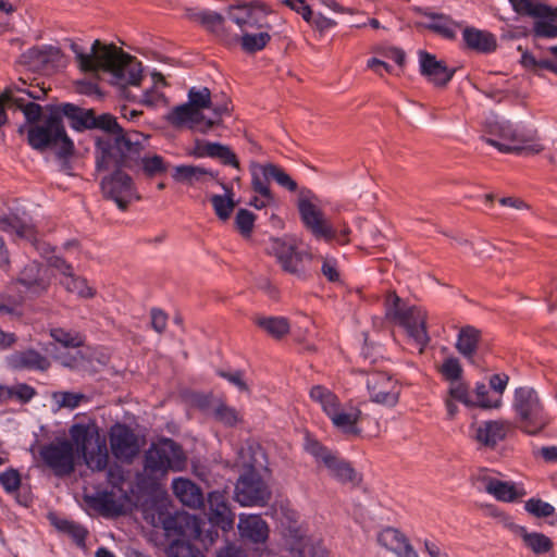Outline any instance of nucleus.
Segmentation results:
<instances>
[{"mask_svg": "<svg viewBox=\"0 0 557 557\" xmlns=\"http://www.w3.org/2000/svg\"><path fill=\"white\" fill-rule=\"evenodd\" d=\"M70 49L75 54L81 71L85 73H110L114 84L123 88V95L132 99L127 86H138L143 79L141 63L114 44H103L96 39L86 53L74 40H69Z\"/></svg>", "mask_w": 557, "mask_h": 557, "instance_id": "nucleus-1", "label": "nucleus"}, {"mask_svg": "<svg viewBox=\"0 0 557 557\" xmlns=\"http://www.w3.org/2000/svg\"><path fill=\"white\" fill-rule=\"evenodd\" d=\"M27 143L39 152L47 149L53 150L57 158L61 160H67L75 152L74 143L66 134L62 117L52 108L42 123L28 127Z\"/></svg>", "mask_w": 557, "mask_h": 557, "instance_id": "nucleus-2", "label": "nucleus"}, {"mask_svg": "<svg viewBox=\"0 0 557 557\" xmlns=\"http://www.w3.org/2000/svg\"><path fill=\"white\" fill-rule=\"evenodd\" d=\"M91 129H100L103 136L96 138V164L99 168H108L115 158L121 159V149L129 152L131 147L137 143L125 136V129L117 123L116 117L110 113L96 115L94 113Z\"/></svg>", "mask_w": 557, "mask_h": 557, "instance_id": "nucleus-3", "label": "nucleus"}, {"mask_svg": "<svg viewBox=\"0 0 557 557\" xmlns=\"http://www.w3.org/2000/svg\"><path fill=\"white\" fill-rule=\"evenodd\" d=\"M186 465L187 457L182 445L168 437L152 443L144 455V474L154 482L164 479L170 471L184 470Z\"/></svg>", "mask_w": 557, "mask_h": 557, "instance_id": "nucleus-4", "label": "nucleus"}, {"mask_svg": "<svg viewBox=\"0 0 557 557\" xmlns=\"http://www.w3.org/2000/svg\"><path fill=\"white\" fill-rule=\"evenodd\" d=\"M263 8V3L252 1L250 3L236 2L226 9L227 17L238 27L242 49L247 53H256L265 48L271 40L268 32L250 33L249 29L259 27V20L253 11L255 8Z\"/></svg>", "mask_w": 557, "mask_h": 557, "instance_id": "nucleus-5", "label": "nucleus"}, {"mask_svg": "<svg viewBox=\"0 0 557 557\" xmlns=\"http://www.w3.org/2000/svg\"><path fill=\"white\" fill-rule=\"evenodd\" d=\"M69 433L77 454L84 457L86 466L91 471H102L107 468L109 462L107 443L95 424L75 423L70 428Z\"/></svg>", "mask_w": 557, "mask_h": 557, "instance_id": "nucleus-6", "label": "nucleus"}, {"mask_svg": "<svg viewBox=\"0 0 557 557\" xmlns=\"http://www.w3.org/2000/svg\"><path fill=\"white\" fill-rule=\"evenodd\" d=\"M298 213L305 228L318 240L331 243L337 240L339 245L350 243L351 233L347 225L337 233L324 212L308 198H299L297 203Z\"/></svg>", "mask_w": 557, "mask_h": 557, "instance_id": "nucleus-7", "label": "nucleus"}, {"mask_svg": "<svg viewBox=\"0 0 557 557\" xmlns=\"http://www.w3.org/2000/svg\"><path fill=\"white\" fill-rule=\"evenodd\" d=\"M513 409L520 428L528 434H536L548 423L544 407L535 389L521 386L515 391Z\"/></svg>", "mask_w": 557, "mask_h": 557, "instance_id": "nucleus-8", "label": "nucleus"}, {"mask_svg": "<svg viewBox=\"0 0 557 557\" xmlns=\"http://www.w3.org/2000/svg\"><path fill=\"white\" fill-rule=\"evenodd\" d=\"M490 134L497 137L486 138L485 141L504 153L536 154L544 150V146L534 143L528 144L530 138L519 132L509 122H495L490 125Z\"/></svg>", "mask_w": 557, "mask_h": 557, "instance_id": "nucleus-9", "label": "nucleus"}, {"mask_svg": "<svg viewBox=\"0 0 557 557\" xmlns=\"http://www.w3.org/2000/svg\"><path fill=\"white\" fill-rule=\"evenodd\" d=\"M306 450L315 458L317 462L322 463L329 471V474L342 484L358 485L361 482V475L354 469L352 465L342 458L337 453L329 449L315 440H308Z\"/></svg>", "mask_w": 557, "mask_h": 557, "instance_id": "nucleus-10", "label": "nucleus"}, {"mask_svg": "<svg viewBox=\"0 0 557 557\" xmlns=\"http://www.w3.org/2000/svg\"><path fill=\"white\" fill-rule=\"evenodd\" d=\"M76 455V446L72 438H57L39 448L44 466L58 478L69 476L75 471Z\"/></svg>", "mask_w": 557, "mask_h": 557, "instance_id": "nucleus-11", "label": "nucleus"}, {"mask_svg": "<svg viewBox=\"0 0 557 557\" xmlns=\"http://www.w3.org/2000/svg\"><path fill=\"white\" fill-rule=\"evenodd\" d=\"M96 169L99 172L113 170L110 175L101 180V190L106 198L113 200L119 209L125 211L135 193L133 178L123 171L127 168L112 163L108 168H99L96 164Z\"/></svg>", "mask_w": 557, "mask_h": 557, "instance_id": "nucleus-12", "label": "nucleus"}, {"mask_svg": "<svg viewBox=\"0 0 557 557\" xmlns=\"http://www.w3.org/2000/svg\"><path fill=\"white\" fill-rule=\"evenodd\" d=\"M250 173L252 190L263 198L274 200V196L269 186L271 180L289 191L297 190V183L277 164L251 162Z\"/></svg>", "mask_w": 557, "mask_h": 557, "instance_id": "nucleus-13", "label": "nucleus"}, {"mask_svg": "<svg viewBox=\"0 0 557 557\" xmlns=\"http://www.w3.org/2000/svg\"><path fill=\"white\" fill-rule=\"evenodd\" d=\"M0 231L14 233L18 238L29 242L35 250L47 260L53 251V248L48 243L42 242L38 237L35 225L16 213L0 215Z\"/></svg>", "mask_w": 557, "mask_h": 557, "instance_id": "nucleus-14", "label": "nucleus"}, {"mask_svg": "<svg viewBox=\"0 0 557 557\" xmlns=\"http://www.w3.org/2000/svg\"><path fill=\"white\" fill-rule=\"evenodd\" d=\"M235 497L244 506L264 504L269 499L267 485L252 465L238 478Z\"/></svg>", "mask_w": 557, "mask_h": 557, "instance_id": "nucleus-15", "label": "nucleus"}, {"mask_svg": "<svg viewBox=\"0 0 557 557\" xmlns=\"http://www.w3.org/2000/svg\"><path fill=\"white\" fill-rule=\"evenodd\" d=\"M366 384L373 403L387 407L398 404L400 387L392 376L383 372H374L367 376Z\"/></svg>", "mask_w": 557, "mask_h": 557, "instance_id": "nucleus-16", "label": "nucleus"}, {"mask_svg": "<svg viewBox=\"0 0 557 557\" xmlns=\"http://www.w3.org/2000/svg\"><path fill=\"white\" fill-rule=\"evenodd\" d=\"M186 16L214 34L224 45L231 47L238 44L239 34H233L226 28V17L224 15L209 10L187 9Z\"/></svg>", "mask_w": 557, "mask_h": 557, "instance_id": "nucleus-17", "label": "nucleus"}, {"mask_svg": "<svg viewBox=\"0 0 557 557\" xmlns=\"http://www.w3.org/2000/svg\"><path fill=\"white\" fill-rule=\"evenodd\" d=\"M158 521L168 537L187 536L198 539L201 535L198 520L187 512H159Z\"/></svg>", "mask_w": 557, "mask_h": 557, "instance_id": "nucleus-18", "label": "nucleus"}, {"mask_svg": "<svg viewBox=\"0 0 557 557\" xmlns=\"http://www.w3.org/2000/svg\"><path fill=\"white\" fill-rule=\"evenodd\" d=\"M270 250L285 272L298 277H305L304 257L307 256L305 252L296 250L294 245L280 238L271 239Z\"/></svg>", "mask_w": 557, "mask_h": 557, "instance_id": "nucleus-19", "label": "nucleus"}, {"mask_svg": "<svg viewBox=\"0 0 557 557\" xmlns=\"http://www.w3.org/2000/svg\"><path fill=\"white\" fill-rule=\"evenodd\" d=\"M169 122L176 127L188 125L191 131L207 134L219 120H206L202 112H197L188 102L176 106L169 114Z\"/></svg>", "mask_w": 557, "mask_h": 557, "instance_id": "nucleus-20", "label": "nucleus"}, {"mask_svg": "<svg viewBox=\"0 0 557 557\" xmlns=\"http://www.w3.org/2000/svg\"><path fill=\"white\" fill-rule=\"evenodd\" d=\"M110 445L114 457L119 460L132 462L139 453L136 434L128 426L117 424L110 433Z\"/></svg>", "mask_w": 557, "mask_h": 557, "instance_id": "nucleus-21", "label": "nucleus"}, {"mask_svg": "<svg viewBox=\"0 0 557 557\" xmlns=\"http://www.w3.org/2000/svg\"><path fill=\"white\" fill-rule=\"evenodd\" d=\"M396 322L406 329L408 335L420 345V352H423L430 342L426 331V312L416 306L407 307Z\"/></svg>", "mask_w": 557, "mask_h": 557, "instance_id": "nucleus-22", "label": "nucleus"}, {"mask_svg": "<svg viewBox=\"0 0 557 557\" xmlns=\"http://www.w3.org/2000/svg\"><path fill=\"white\" fill-rule=\"evenodd\" d=\"M208 518L212 525L226 531L233 528L235 516L225 493L213 491L208 495Z\"/></svg>", "mask_w": 557, "mask_h": 557, "instance_id": "nucleus-23", "label": "nucleus"}, {"mask_svg": "<svg viewBox=\"0 0 557 557\" xmlns=\"http://www.w3.org/2000/svg\"><path fill=\"white\" fill-rule=\"evenodd\" d=\"M419 62L421 74L436 86H446L455 74L454 69H448L444 61L426 51L419 52Z\"/></svg>", "mask_w": 557, "mask_h": 557, "instance_id": "nucleus-24", "label": "nucleus"}, {"mask_svg": "<svg viewBox=\"0 0 557 557\" xmlns=\"http://www.w3.org/2000/svg\"><path fill=\"white\" fill-rule=\"evenodd\" d=\"M17 283L23 285L28 292L41 295L46 293L50 286V278L41 263L30 261L21 270Z\"/></svg>", "mask_w": 557, "mask_h": 557, "instance_id": "nucleus-25", "label": "nucleus"}, {"mask_svg": "<svg viewBox=\"0 0 557 557\" xmlns=\"http://www.w3.org/2000/svg\"><path fill=\"white\" fill-rule=\"evenodd\" d=\"M377 543L398 557H419L408 537L395 528H385L377 535Z\"/></svg>", "mask_w": 557, "mask_h": 557, "instance_id": "nucleus-26", "label": "nucleus"}, {"mask_svg": "<svg viewBox=\"0 0 557 557\" xmlns=\"http://www.w3.org/2000/svg\"><path fill=\"white\" fill-rule=\"evenodd\" d=\"M510 428V422L506 420L485 421L478 426L475 440L485 447L494 448L506 438Z\"/></svg>", "mask_w": 557, "mask_h": 557, "instance_id": "nucleus-27", "label": "nucleus"}, {"mask_svg": "<svg viewBox=\"0 0 557 557\" xmlns=\"http://www.w3.org/2000/svg\"><path fill=\"white\" fill-rule=\"evenodd\" d=\"M481 341V331L472 325H466L459 330L455 348L468 362L474 364Z\"/></svg>", "mask_w": 557, "mask_h": 557, "instance_id": "nucleus-28", "label": "nucleus"}, {"mask_svg": "<svg viewBox=\"0 0 557 557\" xmlns=\"http://www.w3.org/2000/svg\"><path fill=\"white\" fill-rule=\"evenodd\" d=\"M52 109L54 112H58L61 117L65 116L70 121V126L73 129L77 132L91 129L95 113L94 109H84L70 102L52 107Z\"/></svg>", "mask_w": 557, "mask_h": 557, "instance_id": "nucleus-29", "label": "nucleus"}, {"mask_svg": "<svg viewBox=\"0 0 557 557\" xmlns=\"http://www.w3.org/2000/svg\"><path fill=\"white\" fill-rule=\"evenodd\" d=\"M480 481L485 492L499 502L512 503L525 495L523 490H518L511 482L500 481L493 476H482Z\"/></svg>", "mask_w": 557, "mask_h": 557, "instance_id": "nucleus-30", "label": "nucleus"}, {"mask_svg": "<svg viewBox=\"0 0 557 557\" xmlns=\"http://www.w3.org/2000/svg\"><path fill=\"white\" fill-rule=\"evenodd\" d=\"M8 364L14 370L46 371L50 367L48 358L35 349L14 351L8 357Z\"/></svg>", "mask_w": 557, "mask_h": 557, "instance_id": "nucleus-31", "label": "nucleus"}, {"mask_svg": "<svg viewBox=\"0 0 557 557\" xmlns=\"http://www.w3.org/2000/svg\"><path fill=\"white\" fill-rule=\"evenodd\" d=\"M87 504L103 517H117L123 513V505L112 491H99L86 496Z\"/></svg>", "mask_w": 557, "mask_h": 557, "instance_id": "nucleus-32", "label": "nucleus"}, {"mask_svg": "<svg viewBox=\"0 0 557 557\" xmlns=\"http://www.w3.org/2000/svg\"><path fill=\"white\" fill-rule=\"evenodd\" d=\"M172 488L176 497L190 508H200L203 506V494L200 487L193 481L184 478L173 480Z\"/></svg>", "mask_w": 557, "mask_h": 557, "instance_id": "nucleus-33", "label": "nucleus"}, {"mask_svg": "<svg viewBox=\"0 0 557 557\" xmlns=\"http://www.w3.org/2000/svg\"><path fill=\"white\" fill-rule=\"evenodd\" d=\"M462 38L468 49L479 53H491L497 47L493 34L474 27H466L462 32Z\"/></svg>", "mask_w": 557, "mask_h": 557, "instance_id": "nucleus-34", "label": "nucleus"}, {"mask_svg": "<svg viewBox=\"0 0 557 557\" xmlns=\"http://www.w3.org/2000/svg\"><path fill=\"white\" fill-rule=\"evenodd\" d=\"M509 530L518 534L522 539L523 544L535 555L546 554L554 547L553 541L543 533L528 532L524 527L516 523H510Z\"/></svg>", "mask_w": 557, "mask_h": 557, "instance_id": "nucleus-35", "label": "nucleus"}, {"mask_svg": "<svg viewBox=\"0 0 557 557\" xmlns=\"http://www.w3.org/2000/svg\"><path fill=\"white\" fill-rule=\"evenodd\" d=\"M238 528L243 537L257 544L264 543L269 537V527L260 516L240 518Z\"/></svg>", "mask_w": 557, "mask_h": 557, "instance_id": "nucleus-36", "label": "nucleus"}, {"mask_svg": "<svg viewBox=\"0 0 557 557\" xmlns=\"http://www.w3.org/2000/svg\"><path fill=\"white\" fill-rule=\"evenodd\" d=\"M334 426L338 429L342 433L348 436H359L361 434V429L358 426V423L361 422L364 418L360 408H354L350 412H341L337 409L334 414L329 417Z\"/></svg>", "mask_w": 557, "mask_h": 557, "instance_id": "nucleus-37", "label": "nucleus"}, {"mask_svg": "<svg viewBox=\"0 0 557 557\" xmlns=\"http://www.w3.org/2000/svg\"><path fill=\"white\" fill-rule=\"evenodd\" d=\"M205 176H210L211 178L218 180V172H213L209 169L199 166V165H176L173 169L172 177L174 181L178 183H186L188 185H194L197 182H201Z\"/></svg>", "mask_w": 557, "mask_h": 557, "instance_id": "nucleus-38", "label": "nucleus"}, {"mask_svg": "<svg viewBox=\"0 0 557 557\" xmlns=\"http://www.w3.org/2000/svg\"><path fill=\"white\" fill-rule=\"evenodd\" d=\"M125 136L128 137L133 143L136 141V147H131L129 152L121 149V160L120 158H115V160L112 161L113 164L124 165L128 170L135 169L137 165H139V156L141 154V151L144 150V145L140 141V138H146L143 133L136 132V131H126L125 129Z\"/></svg>", "mask_w": 557, "mask_h": 557, "instance_id": "nucleus-39", "label": "nucleus"}, {"mask_svg": "<svg viewBox=\"0 0 557 557\" xmlns=\"http://www.w3.org/2000/svg\"><path fill=\"white\" fill-rule=\"evenodd\" d=\"M548 12L537 15L533 24V36L540 38L557 37V8L548 5Z\"/></svg>", "mask_w": 557, "mask_h": 557, "instance_id": "nucleus-40", "label": "nucleus"}, {"mask_svg": "<svg viewBox=\"0 0 557 557\" xmlns=\"http://www.w3.org/2000/svg\"><path fill=\"white\" fill-rule=\"evenodd\" d=\"M309 395L313 401L321 405L322 410L327 417L334 414V412L341 407L338 397L323 385L312 386Z\"/></svg>", "mask_w": 557, "mask_h": 557, "instance_id": "nucleus-41", "label": "nucleus"}, {"mask_svg": "<svg viewBox=\"0 0 557 557\" xmlns=\"http://www.w3.org/2000/svg\"><path fill=\"white\" fill-rule=\"evenodd\" d=\"M255 322L275 339L283 338L290 330L289 321L285 317H259Z\"/></svg>", "mask_w": 557, "mask_h": 557, "instance_id": "nucleus-42", "label": "nucleus"}, {"mask_svg": "<svg viewBox=\"0 0 557 557\" xmlns=\"http://www.w3.org/2000/svg\"><path fill=\"white\" fill-rule=\"evenodd\" d=\"M218 183L224 189L225 195H213L210 200L216 216L222 221H226L230 219L235 208V202L233 200V191L228 185H225L224 183H221L219 181Z\"/></svg>", "mask_w": 557, "mask_h": 557, "instance_id": "nucleus-43", "label": "nucleus"}, {"mask_svg": "<svg viewBox=\"0 0 557 557\" xmlns=\"http://www.w3.org/2000/svg\"><path fill=\"white\" fill-rule=\"evenodd\" d=\"M139 164L146 177L153 178L168 172L170 164L159 154L139 156Z\"/></svg>", "mask_w": 557, "mask_h": 557, "instance_id": "nucleus-44", "label": "nucleus"}, {"mask_svg": "<svg viewBox=\"0 0 557 557\" xmlns=\"http://www.w3.org/2000/svg\"><path fill=\"white\" fill-rule=\"evenodd\" d=\"M209 153L210 158L218 159L223 165L232 166L237 170L240 169L236 153L226 145L214 143V146H211L209 149Z\"/></svg>", "mask_w": 557, "mask_h": 557, "instance_id": "nucleus-45", "label": "nucleus"}, {"mask_svg": "<svg viewBox=\"0 0 557 557\" xmlns=\"http://www.w3.org/2000/svg\"><path fill=\"white\" fill-rule=\"evenodd\" d=\"M63 286L70 293L77 294L81 298H94L96 290L88 285L87 280L81 276H76L74 273L66 277Z\"/></svg>", "mask_w": 557, "mask_h": 557, "instance_id": "nucleus-46", "label": "nucleus"}, {"mask_svg": "<svg viewBox=\"0 0 557 557\" xmlns=\"http://www.w3.org/2000/svg\"><path fill=\"white\" fill-rule=\"evenodd\" d=\"M197 112H202L203 109L211 108L212 97L208 87L196 88L191 87L188 90L187 101Z\"/></svg>", "mask_w": 557, "mask_h": 557, "instance_id": "nucleus-47", "label": "nucleus"}, {"mask_svg": "<svg viewBox=\"0 0 557 557\" xmlns=\"http://www.w3.org/2000/svg\"><path fill=\"white\" fill-rule=\"evenodd\" d=\"M428 17L432 18L433 22L426 25V28L442 35L444 38L454 39L456 32L451 26L449 20L443 14L426 13Z\"/></svg>", "mask_w": 557, "mask_h": 557, "instance_id": "nucleus-48", "label": "nucleus"}, {"mask_svg": "<svg viewBox=\"0 0 557 557\" xmlns=\"http://www.w3.org/2000/svg\"><path fill=\"white\" fill-rule=\"evenodd\" d=\"M438 372L444 377V380L448 381L449 383H454L461 380L463 369L459 359L450 356L443 361L441 367H438Z\"/></svg>", "mask_w": 557, "mask_h": 557, "instance_id": "nucleus-49", "label": "nucleus"}, {"mask_svg": "<svg viewBox=\"0 0 557 557\" xmlns=\"http://www.w3.org/2000/svg\"><path fill=\"white\" fill-rule=\"evenodd\" d=\"M510 2L518 14L532 17L543 15L549 10L547 4L533 2V0H511Z\"/></svg>", "mask_w": 557, "mask_h": 557, "instance_id": "nucleus-50", "label": "nucleus"}, {"mask_svg": "<svg viewBox=\"0 0 557 557\" xmlns=\"http://www.w3.org/2000/svg\"><path fill=\"white\" fill-rule=\"evenodd\" d=\"M21 59L22 63L32 70H40L50 62L48 52L39 48L28 49L21 55Z\"/></svg>", "mask_w": 557, "mask_h": 557, "instance_id": "nucleus-51", "label": "nucleus"}, {"mask_svg": "<svg viewBox=\"0 0 557 557\" xmlns=\"http://www.w3.org/2000/svg\"><path fill=\"white\" fill-rule=\"evenodd\" d=\"M474 407L484 409L499 408L502 406V397L493 399L488 396V389L484 383H476L474 388Z\"/></svg>", "mask_w": 557, "mask_h": 557, "instance_id": "nucleus-52", "label": "nucleus"}, {"mask_svg": "<svg viewBox=\"0 0 557 557\" xmlns=\"http://www.w3.org/2000/svg\"><path fill=\"white\" fill-rule=\"evenodd\" d=\"M166 555L168 557H205L198 548L181 540H175L170 544Z\"/></svg>", "mask_w": 557, "mask_h": 557, "instance_id": "nucleus-53", "label": "nucleus"}, {"mask_svg": "<svg viewBox=\"0 0 557 557\" xmlns=\"http://www.w3.org/2000/svg\"><path fill=\"white\" fill-rule=\"evenodd\" d=\"M213 414L219 422L230 428L235 426L240 421L238 411L224 403H220L214 408Z\"/></svg>", "mask_w": 557, "mask_h": 557, "instance_id": "nucleus-54", "label": "nucleus"}, {"mask_svg": "<svg viewBox=\"0 0 557 557\" xmlns=\"http://www.w3.org/2000/svg\"><path fill=\"white\" fill-rule=\"evenodd\" d=\"M525 510L536 518H548L555 515V507L541 498H530L525 502Z\"/></svg>", "mask_w": 557, "mask_h": 557, "instance_id": "nucleus-55", "label": "nucleus"}, {"mask_svg": "<svg viewBox=\"0 0 557 557\" xmlns=\"http://www.w3.org/2000/svg\"><path fill=\"white\" fill-rule=\"evenodd\" d=\"M50 335L64 347L76 348L83 345V338L78 333H72L61 327L52 329Z\"/></svg>", "mask_w": 557, "mask_h": 557, "instance_id": "nucleus-56", "label": "nucleus"}, {"mask_svg": "<svg viewBox=\"0 0 557 557\" xmlns=\"http://www.w3.org/2000/svg\"><path fill=\"white\" fill-rule=\"evenodd\" d=\"M448 397L462 403L467 407H474L473 397L469 392V387L465 382H461V380L450 383Z\"/></svg>", "mask_w": 557, "mask_h": 557, "instance_id": "nucleus-57", "label": "nucleus"}, {"mask_svg": "<svg viewBox=\"0 0 557 557\" xmlns=\"http://www.w3.org/2000/svg\"><path fill=\"white\" fill-rule=\"evenodd\" d=\"M401 298L396 294V292H388L385 298V315L388 320L397 321L401 313H404L405 309L403 306Z\"/></svg>", "mask_w": 557, "mask_h": 557, "instance_id": "nucleus-58", "label": "nucleus"}, {"mask_svg": "<svg viewBox=\"0 0 557 557\" xmlns=\"http://www.w3.org/2000/svg\"><path fill=\"white\" fill-rule=\"evenodd\" d=\"M256 215L251 211L239 209L235 216L236 228L243 236L248 237L253 230Z\"/></svg>", "mask_w": 557, "mask_h": 557, "instance_id": "nucleus-59", "label": "nucleus"}, {"mask_svg": "<svg viewBox=\"0 0 557 557\" xmlns=\"http://www.w3.org/2000/svg\"><path fill=\"white\" fill-rule=\"evenodd\" d=\"M58 527L60 530L72 536L78 546L85 545V540L88 532L84 527L66 520L61 521Z\"/></svg>", "mask_w": 557, "mask_h": 557, "instance_id": "nucleus-60", "label": "nucleus"}, {"mask_svg": "<svg viewBox=\"0 0 557 557\" xmlns=\"http://www.w3.org/2000/svg\"><path fill=\"white\" fill-rule=\"evenodd\" d=\"M211 109L213 112V117H210L209 120H219V125L222 124V117L224 115H231L233 107L231 103V100L226 97H222L221 100L218 99V96H214L212 99Z\"/></svg>", "mask_w": 557, "mask_h": 557, "instance_id": "nucleus-61", "label": "nucleus"}, {"mask_svg": "<svg viewBox=\"0 0 557 557\" xmlns=\"http://www.w3.org/2000/svg\"><path fill=\"white\" fill-rule=\"evenodd\" d=\"M290 557H329V553L320 545L304 543L290 550Z\"/></svg>", "mask_w": 557, "mask_h": 557, "instance_id": "nucleus-62", "label": "nucleus"}, {"mask_svg": "<svg viewBox=\"0 0 557 557\" xmlns=\"http://www.w3.org/2000/svg\"><path fill=\"white\" fill-rule=\"evenodd\" d=\"M0 484L5 492L13 493L18 490L21 485V475L17 470L10 468L0 473Z\"/></svg>", "mask_w": 557, "mask_h": 557, "instance_id": "nucleus-63", "label": "nucleus"}, {"mask_svg": "<svg viewBox=\"0 0 557 557\" xmlns=\"http://www.w3.org/2000/svg\"><path fill=\"white\" fill-rule=\"evenodd\" d=\"M55 399L60 407L75 409L79 406L82 400H85L87 397L82 393H72V392H61L55 394Z\"/></svg>", "mask_w": 557, "mask_h": 557, "instance_id": "nucleus-64", "label": "nucleus"}]
</instances>
